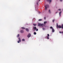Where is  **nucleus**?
Segmentation results:
<instances>
[{"label": "nucleus", "mask_w": 63, "mask_h": 63, "mask_svg": "<svg viewBox=\"0 0 63 63\" xmlns=\"http://www.w3.org/2000/svg\"><path fill=\"white\" fill-rule=\"evenodd\" d=\"M49 5H47L45 6V10H47V8H49Z\"/></svg>", "instance_id": "nucleus-1"}, {"label": "nucleus", "mask_w": 63, "mask_h": 63, "mask_svg": "<svg viewBox=\"0 0 63 63\" xmlns=\"http://www.w3.org/2000/svg\"><path fill=\"white\" fill-rule=\"evenodd\" d=\"M44 25V24H42L40 23H38V26H42Z\"/></svg>", "instance_id": "nucleus-2"}, {"label": "nucleus", "mask_w": 63, "mask_h": 63, "mask_svg": "<svg viewBox=\"0 0 63 63\" xmlns=\"http://www.w3.org/2000/svg\"><path fill=\"white\" fill-rule=\"evenodd\" d=\"M57 28H61V26L59 25L58 26V24L57 23Z\"/></svg>", "instance_id": "nucleus-3"}, {"label": "nucleus", "mask_w": 63, "mask_h": 63, "mask_svg": "<svg viewBox=\"0 0 63 63\" xmlns=\"http://www.w3.org/2000/svg\"><path fill=\"white\" fill-rule=\"evenodd\" d=\"M33 27V29H34L35 30H36V31H38V29H37V28H36V27Z\"/></svg>", "instance_id": "nucleus-4"}, {"label": "nucleus", "mask_w": 63, "mask_h": 63, "mask_svg": "<svg viewBox=\"0 0 63 63\" xmlns=\"http://www.w3.org/2000/svg\"><path fill=\"white\" fill-rule=\"evenodd\" d=\"M31 36V34L30 33H29L28 35H27V37L28 38H29Z\"/></svg>", "instance_id": "nucleus-5"}, {"label": "nucleus", "mask_w": 63, "mask_h": 63, "mask_svg": "<svg viewBox=\"0 0 63 63\" xmlns=\"http://www.w3.org/2000/svg\"><path fill=\"white\" fill-rule=\"evenodd\" d=\"M47 2H49V4L51 2V0H47Z\"/></svg>", "instance_id": "nucleus-6"}, {"label": "nucleus", "mask_w": 63, "mask_h": 63, "mask_svg": "<svg viewBox=\"0 0 63 63\" xmlns=\"http://www.w3.org/2000/svg\"><path fill=\"white\" fill-rule=\"evenodd\" d=\"M20 32L21 33H23L24 32V31H23V30H21L20 31Z\"/></svg>", "instance_id": "nucleus-7"}, {"label": "nucleus", "mask_w": 63, "mask_h": 63, "mask_svg": "<svg viewBox=\"0 0 63 63\" xmlns=\"http://www.w3.org/2000/svg\"><path fill=\"white\" fill-rule=\"evenodd\" d=\"M62 12H60L59 13V15L60 16H61V13Z\"/></svg>", "instance_id": "nucleus-8"}, {"label": "nucleus", "mask_w": 63, "mask_h": 63, "mask_svg": "<svg viewBox=\"0 0 63 63\" xmlns=\"http://www.w3.org/2000/svg\"><path fill=\"white\" fill-rule=\"evenodd\" d=\"M26 31H27V32H29V30L28 29H26Z\"/></svg>", "instance_id": "nucleus-9"}, {"label": "nucleus", "mask_w": 63, "mask_h": 63, "mask_svg": "<svg viewBox=\"0 0 63 63\" xmlns=\"http://www.w3.org/2000/svg\"><path fill=\"white\" fill-rule=\"evenodd\" d=\"M18 40L20 42H21V39H20V38L19 37L18 38Z\"/></svg>", "instance_id": "nucleus-10"}, {"label": "nucleus", "mask_w": 63, "mask_h": 63, "mask_svg": "<svg viewBox=\"0 0 63 63\" xmlns=\"http://www.w3.org/2000/svg\"><path fill=\"white\" fill-rule=\"evenodd\" d=\"M52 32H54V30L53 29H52Z\"/></svg>", "instance_id": "nucleus-11"}, {"label": "nucleus", "mask_w": 63, "mask_h": 63, "mask_svg": "<svg viewBox=\"0 0 63 63\" xmlns=\"http://www.w3.org/2000/svg\"><path fill=\"white\" fill-rule=\"evenodd\" d=\"M47 23V21L44 22V24H46V23Z\"/></svg>", "instance_id": "nucleus-12"}, {"label": "nucleus", "mask_w": 63, "mask_h": 63, "mask_svg": "<svg viewBox=\"0 0 63 63\" xmlns=\"http://www.w3.org/2000/svg\"><path fill=\"white\" fill-rule=\"evenodd\" d=\"M21 29H25V28L24 27H22Z\"/></svg>", "instance_id": "nucleus-13"}, {"label": "nucleus", "mask_w": 63, "mask_h": 63, "mask_svg": "<svg viewBox=\"0 0 63 63\" xmlns=\"http://www.w3.org/2000/svg\"><path fill=\"white\" fill-rule=\"evenodd\" d=\"M49 13H50H50H51V12L50 11V10H49Z\"/></svg>", "instance_id": "nucleus-14"}, {"label": "nucleus", "mask_w": 63, "mask_h": 63, "mask_svg": "<svg viewBox=\"0 0 63 63\" xmlns=\"http://www.w3.org/2000/svg\"><path fill=\"white\" fill-rule=\"evenodd\" d=\"M42 19H39L38 20V21H42Z\"/></svg>", "instance_id": "nucleus-15"}, {"label": "nucleus", "mask_w": 63, "mask_h": 63, "mask_svg": "<svg viewBox=\"0 0 63 63\" xmlns=\"http://www.w3.org/2000/svg\"><path fill=\"white\" fill-rule=\"evenodd\" d=\"M62 26L61 28L62 29H63V24L62 25Z\"/></svg>", "instance_id": "nucleus-16"}, {"label": "nucleus", "mask_w": 63, "mask_h": 63, "mask_svg": "<svg viewBox=\"0 0 63 63\" xmlns=\"http://www.w3.org/2000/svg\"><path fill=\"white\" fill-rule=\"evenodd\" d=\"M36 32H34V35H36Z\"/></svg>", "instance_id": "nucleus-17"}, {"label": "nucleus", "mask_w": 63, "mask_h": 63, "mask_svg": "<svg viewBox=\"0 0 63 63\" xmlns=\"http://www.w3.org/2000/svg\"><path fill=\"white\" fill-rule=\"evenodd\" d=\"M19 34H18V35H17V37H19Z\"/></svg>", "instance_id": "nucleus-18"}, {"label": "nucleus", "mask_w": 63, "mask_h": 63, "mask_svg": "<svg viewBox=\"0 0 63 63\" xmlns=\"http://www.w3.org/2000/svg\"><path fill=\"white\" fill-rule=\"evenodd\" d=\"M33 25L34 26H36V24H33Z\"/></svg>", "instance_id": "nucleus-19"}, {"label": "nucleus", "mask_w": 63, "mask_h": 63, "mask_svg": "<svg viewBox=\"0 0 63 63\" xmlns=\"http://www.w3.org/2000/svg\"><path fill=\"white\" fill-rule=\"evenodd\" d=\"M50 29H53V28H52V27H50Z\"/></svg>", "instance_id": "nucleus-20"}, {"label": "nucleus", "mask_w": 63, "mask_h": 63, "mask_svg": "<svg viewBox=\"0 0 63 63\" xmlns=\"http://www.w3.org/2000/svg\"><path fill=\"white\" fill-rule=\"evenodd\" d=\"M47 37H49V34H47Z\"/></svg>", "instance_id": "nucleus-21"}, {"label": "nucleus", "mask_w": 63, "mask_h": 63, "mask_svg": "<svg viewBox=\"0 0 63 63\" xmlns=\"http://www.w3.org/2000/svg\"><path fill=\"white\" fill-rule=\"evenodd\" d=\"M25 41V40L24 39H22V41Z\"/></svg>", "instance_id": "nucleus-22"}, {"label": "nucleus", "mask_w": 63, "mask_h": 63, "mask_svg": "<svg viewBox=\"0 0 63 63\" xmlns=\"http://www.w3.org/2000/svg\"><path fill=\"white\" fill-rule=\"evenodd\" d=\"M47 39H49V37H48V36H47Z\"/></svg>", "instance_id": "nucleus-23"}, {"label": "nucleus", "mask_w": 63, "mask_h": 63, "mask_svg": "<svg viewBox=\"0 0 63 63\" xmlns=\"http://www.w3.org/2000/svg\"><path fill=\"white\" fill-rule=\"evenodd\" d=\"M54 20H52L53 22H54Z\"/></svg>", "instance_id": "nucleus-24"}, {"label": "nucleus", "mask_w": 63, "mask_h": 63, "mask_svg": "<svg viewBox=\"0 0 63 63\" xmlns=\"http://www.w3.org/2000/svg\"><path fill=\"white\" fill-rule=\"evenodd\" d=\"M17 42H18V43H19L20 42H19V41H18Z\"/></svg>", "instance_id": "nucleus-25"}, {"label": "nucleus", "mask_w": 63, "mask_h": 63, "mask_svg": "<svg viewBox=\"0 0 63 63\" xmlns=\"http://www.w3.org/2000/svg\"><path fill=\"white\" fill-rule=\"evenodd\" d=\"M59 11H61V9H59L58 10Z\"/></svg>", "instance_id": "nucleus-26"}, {"label": "nucleus", "mask_w": 63, "mask_h": 63, "mask_svg": "<svg viewBox=\"0 0 63 63\" xmlns=\"http://www.w3.org/2000/svg\"><path fill=\"white\" fill-rule=\"evenodd\" d=\"M46 17H44V19H46Z\"/></svg>", "instance_id": "nucleus-27"}, {"label": "nucleus", "mask_w": 63, "mask_h": 63, "mask_svg": "<svg viewBox=\"0 0 63 63\" xmlns=\"http://www.w3.org/2000/svg\"><path fill=\"white\" fill-rule=\"evenodd\" d=\"M60 1H62V0H60Z\"/></svg>", "instance_id": "nucleus-28"}, {"label": "nucleus", "mask_w": 63, "mask_h": 63, "mask_svg": "<svg viewBox=\"0 0 63 63\" xmlns=\"http://www.w3.org/2000/svg\"><path fill=\"white\" fill-rule=\"evenodd\" d=\"M43 29H44V28H43Z\"/></svg>", "instance_id": "nucleus-29"}, {"label": "nucleus", "mask_w": 63, "mask_h": 63, "mask_svg": "<svg viewBox=\"0 0 63 63\" xmlns=\"http://www.w3.org/2000/svg\"><path fill=\"white\" fill-rule=\"evenodd\" d=\"M40 0H39V1H40Z\"/></svg>", "instance_id": "nucleus-30"}]
</instances>
